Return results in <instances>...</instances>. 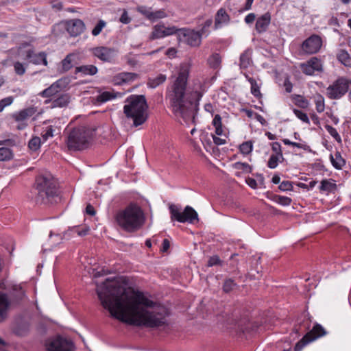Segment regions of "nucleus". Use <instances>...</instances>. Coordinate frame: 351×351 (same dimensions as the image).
Segmentation results:
<instances>
[{
	"label": "nucleus",
	"mask_w": 351,
	"mask_h": 351,
	"mask_svg": "<svg viewBox=\"0 0 351 351\" xmlns=\"http://www.w3.org/2000/svg\"><path fill=\"white\" fill-rule=\"evenodd\" d=\"M12 151L8 147H0V161H9L13 158Z\"/></svg>",
	"instance_id": "nucleus-38"
},
{
	"label": "nucleus",
	"mask_w": 351,
	"mask_h": 351,
	"mask_svg": "<svg viewBox=\"0 0 351 351\" xmlns=\"http://www.w3.org/2000/svg\"><path fill=\"white\" fill-rule=\"evenodd\" d=\"M90 228L88 226L77 227L75 228V232L81 237L86 236L88 234Z\"/></svg>",
	"instance_id": "nucleus-56"
},
{
	"label": "nucleus",
	"mask_w": 351,
	"mask_h": 351,
	"mask_svg": "<svg viewBox=\"0 0 351 351\" xmlns=\"http://www.w3.org/2000/svg\"><path fill=\"white\" fill-rule=\"evenodd\" d=\"M221 62V57L218 53H214L208 59V63L213 68H217Z\"/></svg>",
	"instance_id": "nucleus-42"
},
{
	"label": "nucleus",
	"mask_w": 351,
	"mask_h": 351,
	"mask_svg": "<svg viewBox=\"0 0 351 351\" xmlns=\"http://www.w3.org/2000/svg\"><path fill=\"white\" fill-rule=\"evenodd\" d=\"M337 189V184L335 181L332 180H323L321 182V185L319 187L320 191H326L328 193H330L335 191Z\"/></svg>",
	"instance_id": "nucleus-30"
},
{
	"label": "nucleus",
	"mask_w": 351,
	"mask_h": 351,
	"mask_svg": "<svg viewBox=\"0 0 351 351\" xmlns=\"http://www.w3.org/2000/svg\"><path fill=\"white\" fill-rule=\"evenodd\" d=\"M322 45V40L318 35L313 34L306 39L302 45L304 51L313 54L318 52Z\"/></svg>",
	"instance_id": "nucleus-17"
},
{
	"label": "nucleus",
	"mask_w": 351,
	"mask_h": 351,
	"mask_svg": "<svg viewBox=\"0 0 351 351\" xmlns=\"http://www.w3.org/2000/svg\"><path fill=\"white\" fill-rule=\"evenodd\" d=\"M330 160L332 166L337 169H341L345 165L346 161L342 158L339 152H335L334 154L330 155Z\"/></svg>",
	"instance_id": "nucleus-26"
},
{
	"label": "nucleus",
	"mask_w": 351,
	"mask_h": 351,
	"mask_svg": "<svg viewBox=\"0 0 351 351\" xmlns=\"http://www.w3.org/2000/svg\"><path fill=\"white\" fill-rule=\"evenodd\" d=\"M116 298L111 316L130 325L157 327L165 323L167 311L129 287L128 278L111 277V298Z\"/></svg>",
	"instance_id": "nucleus-1"
},
{
	"label": "nucleus",
	"mask_w": 351,
	"mask_h": 351,
	"mask_svg": "<svg viewBox=\"0 0 351 351\" xmlns=\"http://www.w3.org/2000/svg\"><path fill=\"white\" fill-rule=\"evenodd\" d=\"M274 201L282 206H289L291 203V199L285 196L276 195Z\"/></svg>",
	"instance_id": "nucleus-43"
},
{
	"label": "nucleus",
	"mask_w": 351,
	"mask_h": 351,
	"mask_svg": "<svg viewBox=\"0 0 351 351\" xmlns=\"http://www.w3.org/2000/svg\"><path fill=\"white\" fill-rule=\"evenodd\" d=\"M66 79H60L53 83L49 87L40 92L39 95L44 98L53 97L60 92L61 90L66 86Z\"/></svg>",
	"instance_id": "nucleus-18"
},
{
	"label": "nucleus",
	"mask_w": 351,
	"mask_h": 351,
	"mask_svg": "<svg viewBox=\"0 0 351 351\" xmlns=\"http://www.w3.org/2000/svg\"><path fill=\"white\" fill-rule=\"evenodd\" d=\"M337 59L346 66H351V57L348 52L344 49H341L337 55Z\"/></svg>",
	"instance_id": "nucleus-31"
},
{
	"label": "nucleus",
	"mask_w": 351,
	"mask_h": 351,
	"mask_svg": "<svg viewBox=\"0 0 351 351\" xmlns=\"http://www.w3.org/2000/svg\"><path fill=\"white\" fill-rule=\"evenodd\" d=\"M75 73H82L83 75H94L97 73V68L94 65H83L75 68Z\"/></svg>",
	"instance_id": "nucleus-29"
},
{
	"label": "nucleus",
	"mask_w": 351,
	"mask_h": 351,
	"mask_svg": "<svg viewBox=\"0 0 351 351\" xmlns=\"http://www.w3.org/2000/svg\"><path fill=\"white\" fill-rule=\"evenodd\" d=\"M106 25V23L103 20H99L97 24L92 30V34L95 36L99 35L102 29Z\"/></svg>",
	"instance_id": "nucleus-49"
},
{
	"label": "nucleus",
	"mask_w": 351,
	"mask_h": 351,
	"mask_svg": "<svg viewBox=\"0 0 351 351\" xmlns=\"http://www.w3.org/2000/svg\"><path fill=\"white\" fill-rule=\"evenodd\" d=\"M92 132L85 127L73 129L66 138V145L70 150H81L86 148L90 142Z\"/></svg>",
	"instance_id": "nucleus-6"
},
{
	"label": "nucleus",
	"mask_w": 351,
	"mask_h": 351,
	"mask_svg": "<svg viewBox=\"0 0 351 351\" xmlns=\"http://www.w3.org/2000/svg\"><path fill=\"white\" fill-rule=\"evenodd\" d=\"M64 27L71 36H77L84 31L85 25L80 19H71L65 22Z\"/></svg>",
	"instance_id": "nucleus-19"
},
{
	"label": "nucleus",
	"mask_w": 351,
	"mask_h": 351,
	"mask_svg": "<svg viewBox=\"0 0 351 351\" xmlns=\"http://www.w3.org/2000/svg\"><path fill=\"white\" fill-rule=\"evenodd\" d=\"M213 23V21L211 19L206 20L199 32L203 35L205 33L206 29L210 27Z\"/></svg>",
	"instance_id": "nucleus-61"
},
{
	"label": "nucleus",
	"mask_w": 351,
	"mask_h": 351,
	"mask_svg": "<svg viewBox=\"0 0 351 351\" xmlns=\"http://www.w3.org/2000/svg\"><path fill=\"white\" fill-rule=\"evenodd\" d=\"M116 221L124 230L133 232L141 228L145 222L141 208L135 204H130L119 211L116 215Z\"/></svg>",
	"instance_id": "nucleus-4"
},
{
	"label": "nucleus",
	"mask_w": 351,
	"mask_h": 351,
	"mask_svg": "<svg viewBox=\"0 0 351 351\" xmlns=\"http://www.w3.org/2000/svg\"><path fill=\"white\" fill-rule=\"evenodd\" d=\"M178 32V28L176 26L172 25L167 27L163 23H159L153 26L149 39L150 40H154L176 34Z\"/></svg>",
	"instance_id": "nucleus-11"
},
{
	"label": "nucleus",
	"mask_w": 351,
	"mask_h": 351,
	"mask_svg": "<svg viewBox=\"0 0 351 351\" xmlns=\"http://www.w3.org/2000/svg\"><path fill=\"white\" fill-rule=\"evenodd\" d=\"M294 103L296 106L302 108H306L309 106L308 101L301 95H295Z\"/></svg>",
	"instance_id": "nucleus-40"
},
{
	"label": "nucleus",
	"mask_w": 351,
	"mask_h": 351,
	"mask_svg": "<svg viewBox=\"0 0 351 351\" xmlns=\"http://www.w3.org/2000/svg\"><path fill=\"white\" fill-rule=\"evenodd\" d=\"M350 81L343 77H339L326 88V95L330 99H339L346 94Z\"/></svg>",
	"instance_id": "nucleus-8"
},
{
	"label": "nucleus",
	"mask_w": 351,
	"mask_h": 351,
	"mask_svg": "<svg viewBox=\"0 0 351 351\" xmlns=\"http://www.w3.org/2000/svg\"><path fill=\"white\" fill-rule=\"evenodd\" d=\"M76 56L73 53L68 54L64 59L62 61V71L64 72L68 71L73 66V62L75 61Z\"/></svg>",
	"instance_id": "nucleus-32"
},
{
	"label": "nucleus",
	"mask_w": 351,
	"mask_h": 351,
	"mask_svg": "<svg viewBox=\"0 0 351 351\" xmlns=\"http://www.w3.org/2000/svg\"><path fill=\"white\" fill-rule=\"evenodd\" d=\"M230 21V16L223 8H220L216 15L215 19V27L216 29L220 27L222 25L226 24Z\"/></svg>",
	"instance_id": "nucleus-24"
},
{
	"label": "nucleus",
	"mask_w": 351,
	"mask_h": 351,
	"mask_svg": "<svg viewBox=\"0 0 351 351\" xmlns=\"http://www.w3.org/2000/svg\"><path fill=\"white\" fill-rule=\"evenodd\" d=\"M20 54L22 59L29 63L47 65V55L45 52L36 53L33 49H28L21 51Z\"/></svg>",
	"instance_id": "nucleus-13"
},
{
	"label": "nucleus",
	"mask_w": 351,
	"mask_h": 351,
	"mask_svg": "<svg viewBox=\"0 0 351 351\" xmlns=\"http://www.w3.org/2000/svg\"><path fill=\"white\" fill-rule=\"evenodd\" d=\"M177 53V51L175 48L173 47H171L169 49H168L166 51V55L169 57V58H174L176 56Z\"/></svg>",
	"instance_id": "nucleus-64"
},
{
	"label": "nucleus",
	"mask_w": 351,
	"mask_h": 351,
	"mask_svg": "<svg viewBox=\"0 0 351 351\" xmlns=\"http://www.w3.org/2000/svg\"><path fill=\"white\" fill-rule=\"evenodd\" d=\"M167 80V77L164 74H159L154 77H150L147 82V86L149 88H154L159 85L163 84Z\"/></svg>",
	"instance_id": "nucleus-28"
},
{
	"label": "nucleus",
	"mask_w": 351,
	"mask_h": 351,
	"mask_svg": "<svg viewBox=\"0 0 351 351\" xmlns=\"http://www.w3.org/2000/svg\"><path fill=\"white\" fill-rule=\"evenodd\" d=\"M12 304L10 300L5 293H0V321H2L6 315L10 305Z\"/></svg>",
	"instance_id": "nucleus-25"
},
{
	"label": "nucleus",
	"mask_w": 351,
	"mask_h": 351,
	"mask_svg": "<svg viewBox=\"0 0 351 351\" xmlns=\"http://www.w3.org/2000/svg\"><path fill=\"white\" fill-rule=\"evenodd\" d=\"M48 351H75L74 343L69 339L58 337L48 346Z\"/></svg>",
	"instance_id": "nucleus-14"
},
{
	"label": "nucleus",
	"mask_w": 351,
	"mask_h": 351,
	"mask_svg": "<svg viewBox=\"0 0 351 351\" xmlns=\"http://www.w3.org/2000/svg\"><path fill=\"white\" fill-rule=\"evenodd\" d=\"M71 101V96L68 93H61L56 99L46 100L45 104L51 103V108H64Z\"/></svg>",
	"instance_id": "nucleus-21"
},
{
	"label": "nucleus",
	"mask_w": 351,
	"mask_h": 351,
	"mask_svg": "<svg viewBox=\"0 0 351 351\" xmlns=\"http://www.w3.org/2000/svg\"><path fill=\"white\" fill-rule=\"evenodd\" d=\"M110 272L108 269L101 268H90L88 270V273L93 277V278L97 279L100 277L105 276L108 274Z\"/></svg>",
	"instance_id": "nucleus-34"
},
{
	"label": "nucleus",
	"mask_w": 351,
	"mask_h": 351,
	"mask_svg": "<svg viewBox=\"0 0 351 351\" xmlns=\"http://www.w3.org/2000/svg\"><path fill=\"white\" fill-rule=\"evenodd\" d=\"M86 213L90 216H93L95 215V208L90 204H87V206L86 207Z\"/></svg>",
	"instance_id": "nucleus-62"
},
{
	"label": "nucleus",
	"mask_w": 351,
	"mask_h": 351,
	"mask_svg": "<svg viewBox=\"0 0 351 351\" xmlns=\"http://www.w3.org/2000/svg\"><path fill=\"white\" fill-rule=\"evenodd\" d=\"M138 12L150 21H156L167 17V14L164 9L154 11L151 7L140 5L136 8Z\"/></svg>",
	"instance_id": "nucleus-15"
},
{
	"label": "nucleus",
	"mask_w": 351,
	"mask_h": 351,
	"mask_svg": "<svg viewBox=\"0 0 351 351\" xmlns=\"http://www.w3.org/2000/svg\"><path fill=\"white\" fill-rule=\"evenodd\" d=\"M325 334L326 331L321 325H315L312 330L306 333L303 338L296 343L295 347V351L301 350L305 345L320 337L324 336Z\"/></svg>",
	"instance_id": "nucleus-12"
},
{
	"label": "nucleus",
	"mask_w": 351,
	"mask_h": 351,
	"mask_svg": "<svg viewBox=\"0 0 351 351\" xmlns=\"http://www.w3.org/2000/svg\"><path fill=\"white\" fill-rule=\"evenodd\" d=\"M138 77V75L135 73L123 72L119 73L113 78V83L115 85H121L134 82Z\"/></svg>",
	"instance_id": "nucleus-20"
},
{
	"label": "nucleus",
	"mask_w": 351,
	"mask_h": 351,
	"mask_svg": "<svg viewBox=\"0 0 351 351\" xmlns=\"http://www.w3.org/2000/svg\"><path fill=\"white\" fill-rule=\"evenodd\" d=\"M234 167L237 169L243 170L245 172H250L252 169L251 167L247 163L241 162H236Z\"/></svg>",
	"instance_id": "nucleus-53"
},
{
	"label": "nucleus",
	"mask_w": 351,
	"mask_h": 351,
	"mask_svg": "<svg viewBox=\"0 0 351 351\" xmlns=\"http://www.w3.org/2000/svg\"><path fill=\"white\" fill-rule=\"evenodd\" d=\"M300 69L306 75H312L315 72H321L323 70V64L320 59L317 57H312L306 62L300 64Z\"/></svg>",
	"instance_id": "nucleus-16"
},
{
	"label": "nucleus",
	"mask_w": 351,
	"mask_h": 351,
	"mask_svg": "<svg viewBox=\"0 0 351 351\" xmlns=\"http://www.w3.org/2000/svg\"><path fill=\"white\" fill-rule=\"evenodd\" d=\"M119 12L121 13L119 21L123 24H128L131 21V19L128 16V12L125 9H120Z\"/></svg>",
	"instance_id": "nucleus-51"
},
{
	"label": "nucleus",
	"mask_w": 351,
	"mask_h": 351,
	"mask_svg": "<svg viewBox=\"0 0 351 351\" xmlns=\"http://www.w3.org/2000/svg\"><path fill=\"white\" fill-rule=\"evenodd\" d=\"M93 54L103 61H108L110 58V49L104 47L93 49Z\"/></svg>",
	"instance_id": "nucleus-27"
},
{
	"label": "nucleus",
	"mask_w": 351,
	"mask_h": 351,
	"mask_svg": "<svg viewBox=\"0 0 351 351\" xmlns=\"http://www.w3.org/2000/svg\"><path fill=\"white\" fill-rule=\"evenodd\" d=\"M53 136V129L51 125L48 126L45 131V133L42 134L43 138L45 141L47 140L49 137Z\"/></svg>",
	"instance_id": "nucleus-59"
},
{
	"label": "nucleus",
	"mask_w": 351,
	"mask_h": 351,
	"mask_svg": "<svg viewBox=\"0 0 351 351\" xmlns=\"http://www.w3.org/2000/svg\"><path fill=\"white\" fill-rule=\"evenodd\" d=\"M169 209L172 221L176 220L180 223L189 222L190 223H193L195 220L198 221V215L191 206H186L182 211L180 207L171 204Z\"/></svg>",
	"instance_id": "nucleus-7"
},
{
	"label": "nucleus",
	"mask_w": 351,
	"mask_h": 351,
	"mask_svg": "<svg viewBox=\"0 0 351 351\" xmlns=\"http://www.w3.org/2000/svg\"><path fill=\"white\" fill-rule=\"evenodd\" d=\"M125 61L127 62V64L128 65H130V66H135L136 64H137V60L136 59V58L131 55V54H128L125 57Z\"/></svg>",
	"instance_id": "nucleus-57"
},
{
	"label": "nucleus",
	"mask_w": 351,
	"mask_h": 351,
	"mask_svg": "<svg viewBox=\"0 0 351 351\" xmlns=\"http://www.w3.org/2000/svg\"><path fill=\"white\" fill-rule=\"evenodd\" d=\"M272 150L276 153L275 155H278L282 158V153L281 150V145L278 142H274L271 145Z\"/></svg>",
	"instance_id": "nucleus-58"
},
{
	"label": "nucleus",
	"mask_w": 351,
	"mask_h": 351,
	"mask_svg": "<svg viewBox=\"0 0 351 351\" xmlns=\"http://www.w3.org/2000/svg\"><path fill=\"white\" fill-rule=\"evenodd\" d=\"M220 259L217 256L210 257L208 261V266L212 267L220 264Z\"/></svg>",
	"instance_id": "nucleus-60"
},
{
	"label": "nucleus",
	"mask_w": 351,
	"mask_h": 351,
	"mask_svg": "<svg viewBox=\"0 0 351 351\" xmlns=\"http://www.w3.org/2000/svg\"><path fill=\"white\" fill-rule=\"evenodd\" d=\"M128 103L124 106V113L126 117L133 120L135 127L144 123L147 118L148 106L143 95H133L127 98Z\"/></svg>",
	"instance_id": "nucleus-5"
},
{
	"label": "nucleus",
	"mask_w": 351,
	"mask_h": 351,
	"mask_svg": "<svg viewBox=\"0 0 351 351\" xmlns=\"http://www.w3.org/2000/svg\"><path fill=\"white\" fill-rule=\"evenodd\" d=\"M178 38L191 47H198L202 42V34L190 29H178Z\"/></svg>",
	"instance_id": "nucleus-10"
},
{
	"label": "nucleus",
	"mask_w": 351,
	"mask_h": 351,
	"mask_svg": "<svg viewBox=\"0 0 351 351\" xmlns=\"http://www.w3.org/2000/svg\"><path fill=\"white\" fill-rule=\"evenodd\" d=\"M314 102L317 112H323L325 110V102L324 97L320 94L314 96Z\"/></svg>",
	"instance_id": "nucleus-36"
},
{
	"label": "nucleus",
	"mask_w": 351,
	"mask_h": 351,
	"mask_svg": "<svg viewBox=\"0 0 351 351\" xmlns=\"http://www.w3.org/2000/svg\"><path fill=\"white\" fill-rule=\"evenodd\" d=\"M293 112L299 119H300L301 121L306 123L309 124V119L305 112H303L302 111L298 109H294Z\"/></svg>",
	"instance_id": "nucleus-50"
},
{
	"label": "nucleus",
	"mask_w": 351,
	"mask_h": 351,
	"mask_svg": "<svg viewBox=\"0 0 351 351\" xmlns=\"http://www.w3.org/2000/svg\"><path fill=\"white\" fill-rule=\"evenodd\" d=\"M245 76L250 83L252 94L257 98L261 97V93L260 91V87L258 85L256 81L254 78L249 77L247 74H245Z\"/></svg>",
	"instance_id": "nucleus-33"
},
{
	"label": "nucleus",
	"mask_w": 351,
	"mask_h": 351,
	"mask_svg": "<svg viewBox=\"0 0 351 351\" xmlns=\"http://www.w3.org/2000/svg\"><path fill=\"white\" fill-rule=\"evenodd\" d=\"M278 188L282 191H291L293 189V185L289 181H283L280 184Z\"/></svg>",
	"instance_id": "nucleus-55"
},
{
	"label": "nucleus",
	"mask_w": 351,
	"mask_h": 351,
	"mask_svg": "<svg viewBox=\"0 0 351 351\" xmlns=\"http://www.w3.org/2000/svg\"><path fill=\"white\" fill-rule=\"evenodd\" d=\"M256 19V15L254 13H250V14H248L245 18V21L246 23H252Z\"/></svg>",
	"instance_id": "nucleus-63"
},
{
	"label": "nucleus",
	"mask_w": 351,
	"mask_h": 351,
	"mask_svg": "<svg viewBox=\"0 0 351 351\" xmlns=\"http://www.w3.org/2000/svg\"><path fill=\"white\" fill-rule=\"evenodd\" d=\"M271 21V16L269 13H265L259 17L256 23V29L259 32H264L266 31L268 25Z\"/></svg>",
	"instance_id": "nucleus-23"
},
{
	"label": "nucleus",
	"mask_w": 351,
	"mask_h": 351,
	"mask_svg": "<svg viewBox=\"0 0 351 351\" xmlns=\"http://www.w3.org/2000/svg\"><path fill=\"white\" fill-rule=\"evenodd\" d=\"M110 100V92L106 91L98 95L95 98L96 104H101Z\"/></svg>",
	"instance_id": "nucleus-46"
},
{
	"label": "nucleus",
	"mask_w": 351,
	"mask_h": 351,
	"mask_svg": "<svg viewBox=\"0 0 351 351\" xmlns=\"http://www.w3.org/2000/svg\"><path fill=\"white\" fill-rule=\"evenodd\" d=\"M191 69L189 62L180 64L178 75L168 88L166 95L175 117L186 124L195 122L199 102L205 92L204 84L199 80H194L187 88Z\"/></svg>",
	"instance_id": "nucleus-2"
},
{
	"label": "nucleus",
	"mask_w": 351,
	"mask_h": 351,
	"mask_svg": "<svg viewBox=\"0 0 351 351\" xmlns=\"http://www.w3.org/2000/svg\"><path fill=\"white\" fill-rule=\"evenodd\" d=\"M36 112V108L29 107L21 110L19 112L14 113L12 117L16 121H23L33 116Z\"/></svg>",
	"instance_id": "nucleus-22"
},
{
	"label": "nucleus",
	"mask_w": 351,
	"mask_h": 351,
	"mask_svg": "<svg viewBox=\"0 0 351 351\" xmlns=\"http://www.w3.org/2000/svg\"><path fill=\"white\" fill-rule=\"evenodd\" d=\"M35 190L34 201L37 204H53L60 199L58 183L50 173L40 174L36 177Z\"/></svg>",
	"instance_id": "nucleus-3"
},
{
	"label": "nucleus",
	"mask_w": 351,
	"mask_h": 351,
	"mask_svg": "<svg viewBox=\"0 0 351 351\" xmlns=\"http://www.w3.org/2000/svg\"><path fill=\"white\" fill-rule=\"evenodd\" d=\"M213 125L215 129V134L218 136L224 134L222 127L221 117L219 114H216L213 120Z\"/></svg>",
	"instance_id": "nucleus-35"
},
{
	"label": "nucleus",
	"mask_w": 351,
	"mask_h": 351,
	"mask_svg": "<svg viewBox=\"0 0 351 351\" xmlns=\"http://www.w3.org/2000/svg\"><path fill=\"white\" fill-rule=\"evenodd\" d=\"M13 102L12 97H8L0 101V112H2L5 107L10 106Z\"/></svg>",
	"instance_id": "nucleus-54"
},
{
	"label": "nucleus",
	"mask_w": 351,
	"mask_h": 351,
	"mask_svg": "<svg viewBox=\"0 0 351 351\" xmlns=\"http://www.w3.org/2000/svg\"><path fill=\"white\" fill-rule=\"evenodd\" d=\"M96 293L101 306L110 313V278H105L104 282L95 281Z\"/></svg>",
	"instance_id": "nucleus-9"
},
{
	"label": "nucleus",
	"mask_w": 351,
	"mask_h": 351,
	"mask_svg": "<svg viewBox=\"0 0 351 351\" xmlns=\"http://www.w3.org/2000/svg\"><path fill=\"white\" fill-rule=\"evenodd\" d=\"M237 285L232 279H228L224 282V284L223 285V290L226 293H229L231 291H232L235 287Z\"/></svg>",
	"instance_id": "nucleus-47"
},
{
	"label": "nucleus",
	"mask_w": 351,
	"mask_h": 351,
	"mask_svg": "<svg viewBox=\"0 0 351 351\" xmlns=\"http://www.w3.org/2000/svg\"><path fill=\"white\" fill-rule=\"evenodd\" d=\"M252 149L253 145L251 141H245L239 147L240 152L244 155L250 154L252 151Z\"/></svg>",
	"instance_id": "nucleus-41"
},
{
	"label": "nucleus",
	"mask_w": 351,
	"mask_h": 351,
	"mask_svg": "<svg viewBox=\"0 0 351 351\" xmlns=\"http://www.w3.org/2000/svg\"><path fill=\"white\" fill-rule=\"evenodd\" d=\"M251 63V52L245 51L241 55L240 57V66L242 69H246Z\"/></svg>",
	"instance_id": "nucleus-39"
},
{
	"label": "nucleus",
	"mask_w": 351,
	"mask_h": 351,
	"mask_svg": "<svg viewBox=\"0 0 351 351\" xmlns=\"http://www.w3.org/2000/svg\"><path fill=\"white\" fill-rule=\"evenodd\" d=\"M27 64H23L19 61H16L14 63V69L15 73L19 75H23L26 71Z\"/></svg>",
	"instance_id": "nucleus-44"
},
{
	"label": "nucleus",
	"mask_w": 351,
	"mask_h": 351,
	"mask_svg": "<svg viewBox=\"0 0 351 351\" xmlns=\"http://www.w3.org/2000/svg\"><path fill=\"white\" fill-rule=\"evenodd\" d=\"M280 158L281 157L278 155L272 154L269 159L267 164L268 167L270 169H275L278 166Z\"/></svg>",
	"instance_id": "nucleus-52"
},
{
	"label": "nucleus",
	"mask_w": 351,
	"mask_h": 351,
	"mask_svg": "<svg viewBox=\"0 0 351 351\" xmlns=\"http://www.w3.org/2000/svg\"><path fill=\"white\" fill-rule=\"evenodd\" d=\"M24 297V291L21 288H14L11 293L10 301L12 303L19 302Z\"/></svg>",
	"instance_id": "nucleus-37"
},
{
	"label": "nucleus",
	"mask_w": 351,
	"mask_h": 351,
	"mask_svg": "<svg viewBox=\"0 0 351 351\" xmlns=\"http://www.w3.org/2000/svg\"><path fill=\"white\" fill-rule=\"evenodd\" d=\"M325 128L327 132L338 142L341 141V138L337 130L331 125H326Z\"/></svg>",
	"instance_id": "nucleus-48"
},
{
	"label": "nucleus",
	"mask_w": 351,
	"mask_h": 351,
	"mask_svg": "<svg viewBox=\"0 0 351 351\" xmlns=\"http://www.w3.org/2000/svg\"><path fill=\"white\" fill-rule=\"evenodd\" d=\"M40 138L38 136L33 137L28 143V147L31 150L36 151L40 146Z\"/></svg>",
	"instance_id": "nucleus-45"
}]
</instances>
